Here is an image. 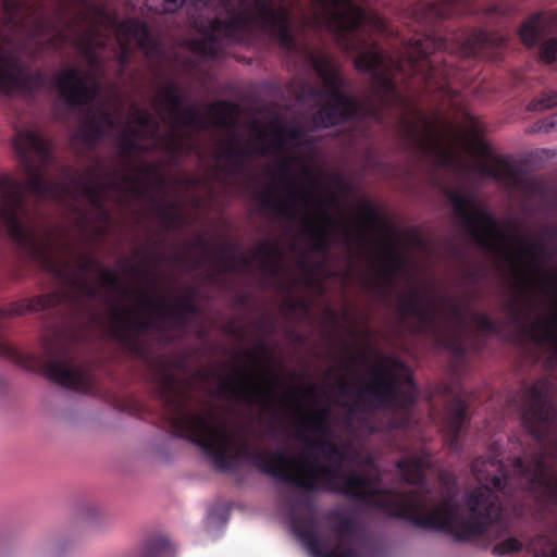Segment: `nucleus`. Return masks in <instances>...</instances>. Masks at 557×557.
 Masks as SVG:
<instances>
[{
	"instance_id": "obj_11",
	"label": "nucleus",
	"mask_w": 557,
	"mask_h": 557,
	"mask_svg": "<svg viewBox=\"0 0 557 557\" xmlns=\"http://www.w3.org/2000/svg\"><path fill=\"white\" fill-rule=\"evenodd\" d=\"M228 260L224 261V269L228 271L247 272L257 267L261 273L277 276L283 272L284 260L281 246L277 242L265 239L259 243L252 252L251 260L233 246L226 248Z\"/></svg>"
},
{
	"instance_id": "obj_25",
	"label": "nucleus",
	"mask_w": 557,
	"mask_h": 557,
	"mask_svg": "<svg viewBox=\"0 0 557 557\" xmlns=\"http://www.w3.org/2000/svg\"><path fill=\"white\" fill-rule=\"evenodd\" d=\"M11 354V348L4 343L2 339H0V356H5Z\"/></svg>"
},
{
	"instance_id": "obj_3",
	"label": "nucleus",
	"mask_w": 557,
	"mask_h": 557,
	"mask_svg": "<svg viewBox=\"0 0 557 557\" xmlns=\"http://www.w3.org/2000/svg\"><path fill=\"white\" fill-rule=\"evenodd\" d=\"M187 0H145L157 13H174ZM219 13L207 24L197 18L201 38L187 41L191 53L215 58L224 46L249 39L256 30L274 37L299 55L324 83L302 90V102L323 103L313 123L327 128L348 119L380 120L379 109L392 106V58L363 35L385 30L383 20L356 0H195Z\"/></svg>"
},
{
	"instance_id": "obj_26",
	"label": "nucleus",
	"mask_w": 557,
	"mask_h": 557,
	"mask_svg": "<svg viewBox=\"0 0 557 557\" xmlns=\"http://www.w3.org/2000/svg\"><path fill=\"white\" fill-rule=\"evenodd\" d=\"M374 220H375V215H374V213L372 212V210H370V209H369V210H367V211L364 212V222H366V223H368V224H370V223H373V222H374Z\"/></svg>"
},
{
	"instance_id": "obj_17",
	"label": "nucleus",
	"mask_w": 557,
	"mask_h": 557,
	"mask_svg": "<svg viewBox=\"0 0 557 557\" xmlns=\"http://www.w3.org/2000/svg\"><path fill=\"white\" fill-rule=\"evenodd\" d=\"M424 16L426 18H444L455 14H459L460 10L453 1H443L437 3H430L424 7Z\"/></svg>"
},
{
	"instance_id": "obj_18",
	"label": "nucleus",
	"mask_w": 557,
	"mask_h": 557,
	"mask_svg": "<svg viewBox=\"0 0 557 557\" xmlns=\"http://www.w3.org/2000/svg\"><path fill=\"white\" fill-rule=\"evenodd\" d=\"M307 548L312 557H359L351 549H342L339 547L333 550H325L318 540H311L307 543Z\"/></svg>"
},
{
	"instance_id": "obj_5",
	"label": "nucleus",
	"mask_w": 557,
	"mask_h": 557,
	"mask_svg": "<svg viewBox=\"0 0 557 557\" xmlns=\"http://www.w3.org/2000/svg\"><path fill=\"white\" fill-rule=\"evenodd\" d=\"M370 347L348 346L344 349L334 377L336 403L348 408L347 424L359 433H373L374 408L394 405L406 408L414 401L416 386L405 364L389 356L377 355L369 366Z\"/></svg>"
},
{
	"instance_id": "obj_16",
	"label": "nucleus",
	"mask_w": 557,
	"mask_h": 557,
	"mask_svg": "<svg viewBox=\"0 0 557 557\" xmlns=\"http://www.w3.org/2000/svg\"><path fill=\"white\" fill-rule=\"evenodd\" d=\"M399 268L398 260L396 259H381L376 268V277L373 282H364L363 284L369 288L380 290L379 281L389 284L397 273Z\"/></svg>"
},
{
	"instance_id": "obj_20",
	"label": "nucleus",
	"mask_w": 557,
	"mask_h": 557,
	"mask_svg": "<svg viewBox=\"0 0 557 557\" xmlns=\"http://www.w3.org/2000/svg\"><path fill=\"white\" fill-rule=\"evenodd\" d=\"M557 106V92L544 95L540 99L531 101L528 109L531 111H542Z\"/></svg>"
},
{
	"instance_id": "obj_21",
	"label": "nucleus",
	"mask_w": 557,
	"mask_h": 557,
	"mask_svg": "<svg viewBox=\"0 0 557 557\" xmlns=\"http://www.w3.org/2000/svg\"><path fill=\"white\" fill-rule=\"evenodd\" d=\"M522 548V544L515 537L506 539L505 541L498 543L494 546L493 553L495 555H506L510 553L518 552Z\"/></svg>"
},
{
	"instance_id": "obj_27",
	"label": "nucleus",
	"mask_w": 557,
	"mask_h": 557,
	"mask_svg": "<svg viewBox=\"0 0 557 557\" xmlns=\"http://www.w3.org/2000/svg\"><path fill=\"white\" fill-rule=\"evenodd\" d=\"M34 78L36 79V82H37V84H38V85H42V84H44V82H45V76H44V74H41V73H39V72H38V73H36V74L34 75Z\"/></svg>"
},
{
	"instance_id": "obj_12",
	"label": "nucleus",
	"mask_w": 557,
	"mask_h": 557,
	"mask_svg": "<svg viewBox=\"0 0 557 557\" xmlns=\"http://www.w3.org/2000/svg\"><path fill=\"white\" fill-rule=\"evenodd\" d=\"M53 86L69 106L87 103L96 95V84L89 76H82L75 67L59 71L53 78Z\"/></svg>"
},
{
	"instance_id": "obj_22",
	"label": "nucleus",
	"mask_w": 557,
	"mask_h": 557,
	"mask_svg": "<svg viewBox=\"0 0 557 557\" xmlns=\"http://www.w3.org/2000/svg\"><path fill=\"white\" fill-rule=\"evenodd\" d=\"M115 124V116L108 115L104 117L103 122L96 126L94 131V137L97 138L102 134L109 133L110 128H113Z\"/></svg>"
},
{
	"instance_id": "obj_23",
	"label": "nucleus",
	"mask_w": 557,
	"mask_h": 557,
	"mask_svg": "<svg viewBox=\"0 0 557 557\" xmlns=\"http://www.w3.org/2000/svg\"><path fill=\"white\" fill-rule=\"evenodd\" d=\"M164 549L163 543H158L149 546L140 557H162Z\"/></svg>"
},
{
	"instance_id": "obj_9",
	"label": "nucleus",
	"mask_w": 557,
	"mask_h": 557,
	"mask_svg": "<svg viewBox=\"0 0 557 557\" xmlns=\"http://www.w3.org/2000/svg\"><path fill=\"white\" fill-rule=\"evenodd\" d=\"M273 132L269 144L265 146L260 131L253 127V141L244 143L237 136H230L219 143L214 150V159L218 166L224 168V176L228 181L236 178L243 170V165L249 154H263L283 149L300 138V131L287 124L272 123Z\"/></svg>"
},
{
	"instance_id": "obj_1",
	"label": "nucleus",
	"mask_w": 557,
	"mask_h": 557,
	"mask_svg": "<svg viewBox=\"0 0 557 557\" xmlns=\"http://www.w3.org/2000/svg\"><path fill=\"white\" fill-rule=\"evenodd\" d=\"M553 389L549 380H542L522 393L523 422L534 443L525 447L511 441L510 451L518 455L507 457V465L498 442L490 446L486 458L478 457L471 471L480 486L465 495V508L455 502L458 484L454 474L441 475V498L421 485L424 469L430 466V456L424 453L397 461L404 480L414 486L403 494L380 491L375 482L346 473L348 467L363 463L374 472L376 468L370 456L363 460L352 445L339 449L332 443L330 407L304 406V396L314 394V384L285 391L283 403L295 420L296 438L306 447L290 458L282 451L270 455L269 474L306 490L343 494L389 516L408 519L419 528L468 540L486 532L499 519L495 491L530 490L557 504V433L552 430L557 411L552 404Z\"/></svg>"
},
{
	"instance_id": "obj_13",
	"label": "nucleus",
	"mask_w": 557,
	"mask_h": 557,
	"mask_svg": "<svg viewBox=\"0 0 557 557\" xmlns=\"http://www.w3.org/2000/svg\"><path fill=\"white\" fill-rule=\"evenodd\" d=\"M557 32V12H546L532 16L520 28L519 35L521 41L533 47L539 39Z\"/></svg>"
},
{
	"instance_id": "obj_6",
	"label": "nucleus",
	"mask_w": 557,
	"mask_h": 557,
	"mask_svg": "<svg viewBox=\"0 0 557 557\" xmlns=\"http://www.w3.org/2000/svg\"><path fill=\"white\" fill-rule=\"evenodd\" d=\"M183 96L177 86L168 83L159 87L152 99V107L159 117L168 124L164 135L159 134V123L146 109L133 108L122 129L120 148L123 151L160 150L169 161L197 150L194 135L183 127L205 129L209 125L228 128L239 115V107L227 101H216L201 116L195 106L182 108Z\"/></svg>"
},
{
	"instance_id": "obj_7",
	"label": "nucleus",
	"mask_w": 557,
	"mask_h": 557,
	"mask_svg": "<svg viewBox=\"0 0 557 557\" xmlns=\"http://www.w3.org/2000/svg\"><path fill=\"white\" fill-rule=\"evenodd\" d=\"M277 183L282 191L264 195L262 202L283 219L298 221L314 251L327 250L334 233L342 227L345 243L349 228L330 213L326 198L310 166L300 160H284L280 164Z\"/></svg>"
},
{
	"instance_id": "obj_4",
	"label": "nucleus",
	"mask_w": 557,
	"mask_h": 557,
	"mask_svg": "<svg viewBox=\"0 0 557 557\" xmlns=\"http://www.w3.org/2000/svg\"><path fill=\"white\" fill-rule=\"evenodd\" d=\"M178 371L176 366L162 361L153 373L159 396L172 413V424L178 432L190 435L216 469L225 471L231 467V459L246 449L243 434L228 423L224 411L212 400L195 406L190 394L195 382L212 398L243 401L264 413L273 407L282 380L259 366H235L226 373L199 372L197 379L193 376L188 381L181 380Z\"/></svg>"
},
{
	"instance_id": "obj_24",
	"label": "nucleus",
	"mask_w": 557,
	"mask_h": 557,
	"mask_svg": "<svg viewBox=\"0 0 557 557\" xmlns=\"http://www.w3.org/2000/svg\"><path fill=\"white\" fill-rule=\"evenodd\" d=\"M178 205L180 203H175L172 207L171 224H173V225H178V224H183V223L187 222L185 220V218L183 216L181 210L178 209Z\"/></svg>"
},
{
	"instance_id": "obj_14",
	"label": "nucleus",
	"mask_w": 557,
	"mask_h": 557,
	"mask_svg": "<svg viewBox=\"0 0 557 557\" xmlns=\"http://www.w3.org/2000/svg\"><path fill=\"white\" fill-rule=\"evenodd\" d=\"M466 420V406L462 401H455L446 417V423L451 436L450 446L458 450L460 447L457 442V436L459 435L463 423Z\"/></svg>"
},
{
	"instance_id": "obj_19",
	"label": "nucleus",
	"mask_w": 557,
	"mask_h": 557,
	"mask_svg": "<svg viewBox=\"0 0 557 557\" xmlns=\"http://www.w3.org/2000/svg\"><path fill=\"white\" fill-rule=\"evenodd\" d=\"M540 57L545 63H552L557 58V37L545 40L540 48Z\"/></svg>"
},
{
	"instance_id": "obj_10",
	"label": "nucleus",
	"mask_w": 557,
	"mask_h": 557,
	"mask_svg": "<svg viewBox=\"0 0 557 557\" xmlns=\"http://www.w3.org/2000/svg\"><path fill=\"white\" fill-rule=\"evenodd\" d=\"M44 357L39 361L45 375L59 385L85 392L90 387V379L85 369L77 366L70 352L67 337L55 333L42 342Z\"/></svg>"
},
{
	"instance_id": "obj_2",
	"label": "nucleus",
	"mask_w": 557,
	"mask_h": 557,
	"mask_svg": "<svg viewBox=\"0 0 557 557\" xmlns=\"http://www.w3.org/2000/svg\"><path fill=\"white\" fill-rule=\"evenodd\" d=\"M13 147L28 176L25 184L10 174L0 175V225L42 269L58 278L60 289L0 309V319L23 315L62 301L73 307H99L91 323L122 341H131L145 329L180 327L195 312L189 295L165 293L157 277L123 288L114 270L102 267L88 255L70 246L64 231L29 219L26 194L37 200L53 199L67 205L77 225L92 237L110 226L108 203L124 206L145 195V180L135 168L111 171L92 164L69 184L48 183L45 166L50 145L39 132L21 129Z\"/></svg>"
},
{
	"instance_id": "obj_8",
	"label": "nucleus",
	"mask_w": 557,
	"mask_h": 557,
	"mask_svg": "<svg viewBox=\"0 0 557 557\" xmlns=\"http://www.w3.org/2000/svg\"><path fill=\"white\" fill-rule=\"evenodd\" d=\"M400 310L405 317H413L417 332L436 331L444 324L447 336L438 334L447 348L462 350L463 336L471 329L494 330V324L483 313L463 309L453 297L437 293L433 287L416 290L403 299Z\"/></svg>"
},
{
	"instance_id": "obj_15",
	"label": "nucleus",
	"mask_w": 557,
	"mask_h": 557,
	"mask_svg": "<svg viewBox=\"0 0 557 557\" xmlns=\"http://www.w3.org/2000/svg\"><path fill=\"white\" fill-rule=\"evenodd\" d=\"M505 38L498 35H488L484 30H475L462 42V53L468 57L475 52L481 46H498Z\"/></svg>"
}]
</instances>
